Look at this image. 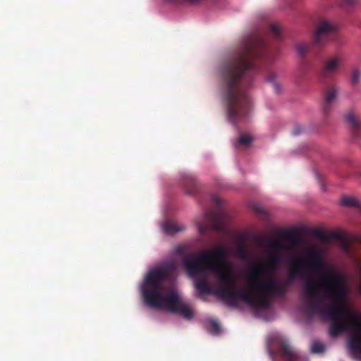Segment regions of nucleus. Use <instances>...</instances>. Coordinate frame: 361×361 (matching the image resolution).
<instances>
[{"instance_id":"1","label":"nucleus","mask_w":361,"mask_h":361,"mask_svg":"<svg viewBox=\"0 0 361 361\" xmlns=\"http://www.w3.org/2000/svg\"><path fill=\"white\" fill-rule=\"evenodd\" d=\"M144 295L147 300L154 307L164 309L168 312H176L180 310L185 317L190 318L192 316L191 310L186 305L182 304L177 293H173L170 296H166L161 290L154 288L149 294L145 291Z\"/></svg>"},{"instance_id":"2","label":"nucleus","mask_w":361,"mask_h":361,"mask_svg":"<svg viewBox=\"0 0 361 361\" xmlns=\"http://www.w3.org/2000/svg\"><path fill=\"white\" fill-rule=\"evenodd\" d=\"M348 322L352 328L353 338L350 342V348H361V323L357 319H350Z\"/></svg>"},{"instance_id":"3","label":"nucleus","mask_w":361,"mask_h":361,"mask_svg":"<svg viewBox=\"0 0 361 361\" xmlns=\"http://www.w3.org/2000/svg\"><path fill=\"white\" fill-rule=\"evenodd\" d=\"M345 124L352 130H357L361 128V118L355 111H350L343 116Z\"/></svg>"},{"instance_id":"4","label":"nucleus","mask_w":361,"mask_h":361,"mask_svg":"<svg viewBox=\"0 0 361 361\" xmlns=\"http://www.w3.org/2000/svg\"><path fill=\"white\" fill-rule=\"evenodd\" d=\"M334 30V26L331 23H329V22L321 23L318 25V27L314 34V42H319L320 39L322 38V37L324 35L329 33V32L333 31Z\"/></svg>"},{"instance_id":"5","label":"nucleus","mask_w":361,"mask_h":361,"mask_svg":"<svg viewBox=\"0 0 361 361\" xmlns=\"http://www.w3.org/2000/svg\"><path fill=\"white\" fill-rule=\"evenodd\" d=\"M342 62V58L333 57L326 62L325 68L328 71L334 72L341 66Z\"/></svg>"},{"instance_id":"6","label":"nucleus","mask_w":361,"mask_h":361,"mask_svg":"<svg viewBox=\"0 0 361 361\" xmlns=\"http://www.w3.org/2000/svg\"><path fill=\"white\" fill-rule=\"evenodd\" d=\"M341 204L344 206L351 207L356 205L357 202L353 197H345L342 199Z\"/></svg>"},{"instance_id":"7","label":"nucleus","mask_w":361,"mask_h":361,"mask_svg":"<svg viewBox=\"0 0 361 361\" xmlns=\"http://www.w3.org/2000/svg\"><path fill=\"white\" fill-rule=\"evenodd\" d=\"M253 140V138L250 135H243L240 136L239 142L244 145H249Z\"/></svg>"},{"instance_id":"8","label":"nucleus","mask_w":361,"mask_h":361,"mask_svg":"<svg viewBox=\"0 0 361 361\" xmlns=\"http://www.w3.org/2000/svg\"><path fill=\"white\" fill-rule=\"evenodd\" d=\"M336 94L335 92H332L329 93L326 97V99H325L326 104H330L336 98Z\"/></svg>"},{"instance_id":"9","label":"nucleus","mask_w":361,"mask_h":361,"mask_svg":"<svg viewBox=\"0 0 361 361\" xmlns=\"http://www.w3.org/2000/svg\"><path fill=\"white\" fill-rule=\"evenodd\" d=\"M312 350L314 353H321L324 350V348L319 344H314L312 348Z\"/></svg>"},{"instance_id":"10","label":"nucleus","mask_w":361,"mask_h":361,"mask_svg":"<svg viewBox=\"0 0 361 361\" xmlns=\"http://www.w3.org/2000/svg\"><path fill=\"white\" fill-rule=\"evenodd\" d=\"M359 78H360L359 73H357V72H354L353 73V78H352V82L353 83L357 82L358 81V80H359Z\"/></svg>"},{"instance_id":"11","label":"nucleus","mask_w":361,"mask_h":361,"mask_svg":"<svg viewBox=\"0 0 361 361\" xmlns=\"http://www.w3.org/2000/svg\"><path fill=\"white\" fill-rule=\"evenodd\" d=\"M192 269V265L191 264H188V272H189V274L190 276H192V274L191 272V269Z\"/></svg>"},{"instance_id":"12","label":"nucleus","mask_w":361,"mask_h":361,"mask_svg":"<svg viewBox=\"0 0 361 361\" xmlns=\"http://www.w3.org/2000/svg\"><path fill=\"white\" fill-rule=\"evenodd\" d=\"M152 277V275L148 276V277L146 279L145 283H149L151 278Z\"/></svg>"},{"instance_id":"13","label":"nucleus","mask_w":361,"mask_h":361,"mask_svg":"<svg viewBox=\"0 0 361 361\" xmlns=\"http://www.w3.org/2000/svg\"><path fill=\"white\" fill-rule=\"evenodd\" d=\"M336 332H337V330H336V329H334V330H333V333H334V334H335V333H336Z\"/></svg>"}]
</instances>
